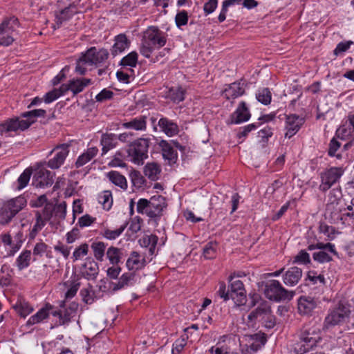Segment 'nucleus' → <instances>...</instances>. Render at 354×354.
Returning <instances> with one entry per match:
<instances>
[{"label":"nucleus","mask_w":354,"mask_h":354,"mask_svg":"<svg viewBox=\"0 0 354 354\" xmlns=\"http://www.w3.org/2000/svg\"><path fill=\"white\" fill-rule=\"evenodd\" d=\"M252 306H254L259 301V306L252 310L248 316V324L254 326L257 322H260L268 328H272L276 324L274 316L272 313L270 305L268 301L261 299L258 294H253L251 296Z\"/></svg>","instance_id":"1"},{"label":"nucleus","mask_w":354,"mask_h":354,"mask_svg":"<svg viewBox=\"0 0 354 354\" xmlns=\"http://www.w3.org/2000/svg\"><path fill=\"white\" fill-rule=\"evenodd\" d=\"M264 294L270 300L279 301L290 300L294 295V292L285 289L277 280H269L265 284Z\"/></svg>","instance_id":"7"},{"label":"nucleus","mask_w":354,"mask_h":354,"mask_svg":"<svg viewBox=\"0 0 354 354\" xmlns=\"http://www.w3.org/2000/svg\"><path fill=\"white\" fill-rule=\"evenodd\" d=\"M48 248V245L42 241L37 243L33 248V255L35 257H42L46 252Z\"/></svg>","instance_id":"61"},{"label":"nucleus","mask_w":354,"mask_h":354,"mask_svg":"<svg viewBox=\"0 0 354 354\" xmlns=\"http://www.w3.org/2000/svg\"><path fill=\"white\" fill-rule=\"evenodd\" d=\"M185 90L180 86L172 87L167 93V97L178 104L185 100Z\"/></svg>","instance_id":"33"},{"label":"nucleus","mask_w":354,"mask_h":354,"mask_svg":"<svg viewBox=\"0 0 354 354\" xmlns=\"http://www.w3.org/2000/svg\"><path fill=\"white\" fill-rule=\"evenodd\" d=\"M257 99L261 103L268 105L270 103L272 95L270 90L267 88H263L259 91L257 93Z\"/></svg>","instance_id":"51"},{"label":"nucleus","mask_w":354,"mask_h":354,"mask_svg":"<svg viewBox=\"0 0 354 354\" xmlns=\"http://www.w3.org/2000/svg\"><path fill=\"white\" fill-rule=\"evenodd\" d=\"M135 273L125 272L118 279V282L113 283V291H117L126 286H133L135 283Z\"/></svg>","instance_id":"25"},{"label":"nucleus","mask_w":354,"mask_h":354,"mask_svg":"<svg viewBox=\"0 0 354 354\" xmlns=\"http://www.w3.org/2000/svg\"><path fill=\"white\" fill-rule=\"evenodd\" d=\"M212 354H236L230 351L229 348L225 346H212L209 349Z\"/></svg>","instance_id":"64"},{"label":"nucleus","mask_w":354,"mask_h":354,"mask_svg":"<svg viewBox=\"0 0 354 354\" xmlns=\"http://www.w3.org/2000/svg\"><path fill=\"white\" fill-rule=\"evenodd\" d=\"M149 147V140L147 138H138L131 142L126 149L129 160L138 165H143L148 158Z\"/></svg>","instance_id":"5"},{"label":"nucleus","mask_w":354,"mask_h":354,"mask_svg":"<svg viewBox=\"0 0 354 354\" xmlns=\"http://www.w3.org/2000/svg\"><path fill=\"white\" fill-rule=\"evenodd\" d=\"M250 118V113L244 102H241L232 115V122L239 124L248 120Z\"/></svg>","instance_id":"24"},{"label":"nucleus","mask_w":354,"mask_h":354,"mask_svg":"<svg viewBox=\"0 0 354 354\" xmlns=\"http://www.w3.org/2000/svg\"><path fill=\"white\" fill-rule=\"evenodd\" d=\"M109 53L104 48L97 50L95 47H91L81 57V61L88 65H97L107 59Z\"/></svg>","instance_id":"12"},{"label":"nucleus","mask_w":354,"mask_h":354,"mask_svg":"<svg viewBox=\"0 0 354 354\" xmlns=\"http://www.w3.org/2000/svg\"><path fill=\"white\" fill-rule=\"evenodd\" d=\"M66 214V203L62 202L55 205L54 216L59 221L64 220Z\"/></svg>","instance_id":"56"},{"label":"nucleus","mask_w":354,"mask_h":354,"mask_svg":"<svg viewBox=\"0 0 354 354\" xmlns=\"http://www.w3.org/2000/svg\"><path fill=\"white\" fill-rule=\"evenodd\" d=\"M167 207L165 198L162 196H153L150 198V208L147 216L150 218H155L162 215V212Z\"/></svg>","instance_id":"15"},{"label":"nucleus","mask_w":354,"mask_h":354,"mask_svg":"<svg viewBox=\"0 0 354 354\" xmlns=\"http://www.w3.org/2000/svg\"><path fill=\"white\" fill-rule=\"evenodd\" d=\"M132 183L137 188H142L146 182L145 178L139 173L135 172L131 176Z\"/></svg>","instance_id":"63"},{"label":"nucleus","mask_w":354,"mask_h":354,"mask_svg":"<svg viewBox=\"0 0 354 354\" xmlns=\"http://www.w3.org/2000/svg\"><path fill=\"white\" fill-rule=\"evenodd\" d=\"M80 295L83 302L86 304H92L95 301V292L93 290L92 286L88 284V287L84 288L80 290Z\"/></svg>","instance_id":"47"},{"label":"nucleus","mask_w":354,"mask_h":354,"mask_svg":"<svg viewBox=\"0 0 354 354\" xmlns=\"http://www.w3.org/2000/svg\"><path fill=\"white\" fill-rule=\"evenodd\" d=\"M159 146L162 151L163 158L167 160L169 164L175 163L178 159V153L172 145L166 140H161Z\"/></svg>","instance_id":"21"},{"label":"nucleus","mask_w":354,"mask_h":354,"mask_svg":"<svg viewBox=\"0 0 354 354\" xmlns=\"http://www.w3.org/2000/svg\"><path fill=\"white\" fill-rule=\"evenodd\" d=\"M51 308V306L46 305L45 308L40 309L36 314L31 316L26 322L27 326H32L42 322L46 319L48 315V310Z\"/></svg>","instance_id":"34"},{"label":"nucleus","mask_w":354,"mask_h":354,"mask_svg":"<svg viewBox=\"0 0 354 354\" xmlns=\"http://www.w3.org/2000/svg\"><path fill=\"white\" fill-rule=\"evenodd\" d=\"M342 202V194L340 188H334L329 192L327 203Z\"/></svg>","instance_id":"58"},{"label":"nucleus","mask_w":354,"mask_h":354,"mask_svg":"<svg viewBox=\"0 0 354 354\" xmlns=\"http://www.w3.org/2000/svg\"><path fill=\"white\" fill-rule=\"evenodd\" d=\"M126 264L129 270H137L145 267L146 260L138 252L133 251L131 253Z\"/></svg>","instance_id":"23"},{"label":"nucleus","mask_w":354,"mask_h":354,"mask_svg":"<svg viewBox=\"0 0 354 354\" xmlns=\"http://www.w3.org/2000/svg\"><path fill=\"white\" fill-rule=\"evenodd\" d=\"M91 248L93 251V255L95 258L100 261L104 260V252L106 249V245L102 241L94 242L91 245Z\"/></svg>","instance_id":"46"},{"label":"nucleus","mask_w":354,"mask_h":354,"mask_svg":"<svg viewBox=\"0 0 354 354\" xmlns=\"http://www.w3.org/2000/svg\"><path fill=\"white\" fill-rule=\"evenodd\" d=\"M71 91L73 95H76L82 92L84 88L91 83L90 79H76L69 81Z\"/></svg>","instance_id":"39"},{"label":"nucleus","mask_w":354,"mask_h":354,"mask_svg":"<svg viewBox=\"0 0 354 354\" xmlns=\"http://www.w3.org/2000/svg\"><path fill=\"white\" fill-rule=\"evenodd\" d=\"M165 33L156 26H149L144 32L140 53L145 57L149 58L155 48H160L166 44Z\"/></svg>","instance_id":"2"},{"label":"nucleus","mask_w":354,"mask_h":354,"mask_svg":"<svg viewBox=\"0 0 354 354\" xmlns=\"http://www.w3.org/2000/svg\"><path fill=\"white\" fill-rule=\"evenodd\" d=\"M19 26L18 19L15 17L4 20L0 24V45L8 46L15 41L14 33Z\"/></svg>","instance_id":"11"},{"label":"nucleus","mask_w":354,"mask_h":354,"mask_svg":"<svg viewBox=\"0 0 354 354\" xmlns=\"http://www.w3.org/2000/svg\"><path fill=\"white\" fill-rule=\"evenodd\" d=\"M315 249L328 250V252H330L335 256H337L338 254L335 250V245L330 243H324L319 242L316 244H310L308 246V250L311 251Z\"/></svg>","instance_id":"48"},{"label":"nucleus","mask_w":354,"mask_h":354,"mask_svg":"<svg viewBox=\"0 0 354 354\" xmlns=\"http://www.w3.org/2000/svg\"><path fill=\"white\" fill-rule=\"evenodd\" d=\"M150 208V199L140 198L137 203V212L140 214H146Z\"/></svg>","instance_id":"60"},{"label":"nucleus","mask_w":354,"mask_h":354,"mask_svg":"<svg viewBox=\"0 0 354 354\" xmlns=\"http://www.w3.org/2000/svg\"><path fill=\"white\" fill-rule=\"evenodd\" d=\"M244 92V84L239 82L229 84L227 88L223 91V95L226 99L230 100L242 95Z\"/></svg>","instance_id":"22"},{"label":"nucleus","mask_w":354,"mask_h":354,"mask_svg":"<svg viewBox=\"0 0 354 354\" xmlns=\"http://www.w3.org/2000/svg\"><path fill=\"white\" fill-rule=\"evenodd\" d=\"M27 204L26 199L24 196H18L0 204V224L5 225L23 209Z\"/></svg>","instance_id":"6"},{"label":"nucleus","mask_w":354,"mask_h":354,"mask_svg":"<svg viewBox=\"0 0 354 354\" xmlns=\"http://www.w3.org/2000/svg\"><path fill=\"white\" fill-rule=\"evenodd\" d=\"M98 152L97 147L88 148L84 153L81 154L75 162L76 167H80L91 161Z\"/></svg>","instance_id":"32"},{"label":"nucleus","mask_w":354,"mask_h":354,"mask_svg":"<svg viewBox=\"0 0 354 354\" xmlns=\"http://www.w3.org/2000/svg\"><path fill=\"white\" fill-rule=\"evenodd\" d=\"M15 308L17 313H19L22 317H26L33 310L32 307L26 302H20L19 304H17L15 306Z\"/></svg>","instance_id":"52"},{"label":"nucleus","mask_w":354,"mask_h":354,"mask_svg":"<svg viewBox=\"0 0 354 354\" xmlns=\"http://www.w3.org/2000/svg\"><path fill=\"white\" fill-rule=\"evenodd\" d=\"M32 174V170L29 168L26 169L24 172L20 175L17 181H18V189H21L24 188L27 184L28 183L30 176Z\"/></svg>","instance_id":"54"},{"label":"nucleus","mask_w":354,"mask_h":354,"mask_svg":"<svg viewBox=\"0 0 354 354\" xmlns=\"http://www.w3.org/2000/svg\"><path fill=\"white\" fill-rule=\"evenodd\" d=\"M147 118L140 116L131 120L129 122L122 123V127L125 129H132L136 131H143L147 128Z\"/></svg>","instance_id":"31"},{"label":"nucleus","mask_w":354,"mask_h":354,"mask_svg":"<svg viewBox=\"0 0 354 354\" xmlns=\"http://www.w3.org/2000/svg\"><path fill=\"white\" fill-rule=\"evenodd\" d=\"M46 223L43 221L41 218L40 215L39 214V211L35 212V223L33 225L32 230L30 231L28 237L30 240H33L38 232L42 230V228L46 225Z\"/></svg>","instance_id":"43"},{"label":"nucleus","mask_w":354,"mask_h":354,"mask_svg":"<svg viewBox=\"0 0 354 354\" xmlns=\"http://www.w3.org/2000/svg\"><path fill=\"white\" fill-rule=\"evenodd\" d=\"M88 252V245L83 243L77 248L73 252L72 258L73 261L81 259L83 257L87 255Z\"/></svg>","instance_id":"55"},{"label":"nucleus","mask_w":354,"mask_h":354,"mask_svg":"<svg viewBox=\"0 0 354 354\" xmlns=\"http://www.w3.org/2000/svg\"><path fill=\"white\" fill-rule=\"evenodd\" d=\"M317 306V301L310 297L301 296L298 300V311L302 315L310 314Z\"/></svg>","instance_id":"18"},{"label":"nucleus","mask_w":354,"mask_h":354,"mask_svg":"<svg viewBox=\"0 0 354 354\" xmlns=\"http://www.w3.org/2000/svg\"><path fill=\"white\" fill-rule=\"evenodd\" d=\"M54 210L55 205L52 203H48L45 205L44 209L41 212L39 211V214L45 223L47 222H50V223H51L50 220L54 216Z\"/></svg>","instance_id":"45"},{"label":"nucleus","mask_w":354,"mask_h":354,"mask_svg":"<svg viewBox=\"0 0 354 354\" xmlns=\"http://www.w3.org/2000/svg\"><path fill=\"white\" fill-rule=\"evenodd\" d=\"M158 126L168 136H174L178 133V125L166 118H162L158 121Z\"/></svg>","instance_id":"28"},{"label":"nucleus","mask_w":354,"mask_h":354,"mask_svg":"<svg viewBox=\"0 0 354 354\" xmlns=\"http://www.w3.org/2000/svg\"><path fill=\"white\" fill-rule=\"evenodd\" d=\"M232 279L233 277L230 276V298L233 300L236 299L237 301L242 303L245 297V290L243 283L241 280L236 279L232 281Z\"/></svg>","instance_id":"17"},{"label":"nucleus","mask_w":354,"mask_h":354,"mask_svg":"<svg viewBox=\"0 0 354 354\" xmlns=\"http://www.w3.org/2000/svg\"><path fill=\"white\" fill-rule=\"evenodd\" d=\"M352 44H353L352 41L339 42L333 51L334 55L337 56L339 54L346 52Z\"/></svg>","instance_id":"62"},{"label":"nucleus","mask_w":354,"mask_h":354,"mask_svg":"<svg viewBox=\"0 0 354 354\" xmlns=\"http://www.w3.org/2000/svg\"><path fill=\"white\" fill-rule=\"evenodd\" d=\"M327 250H321V251L313 254V260L319 263H328L333 260L332 257L326 252Z\"/></svg>","instance_id":"53"},{"label":"nucleus","mask_w":354,"mask_h":354,"mask_svg":"<svg viewBox=\"0 0 354 354\" xmlns=\"http://www.w3.org/2000/svg\"><path fill=\"white\" fill-rule=\"evenodd\" d=\"M55 174L45 168L39 169L34 174L32 184L36 187L51 186L54 182Z\"/></svg>","instance_id":"14"},{"label":"nucleus","mask_w":354,"mask_h":354,"mask_svg":"<svg viewBox=\"0 0 354 354\" xmlns=\"http://www.w3.org/2000/svg\"><path fill=\"white\" fill-rule=\"evenodd\" d=\"M78 308V303L75 301L70 303L68 306L64 308V310L63 311L64 315L61 317V324L68 323L71 318H73L76 315Z\"/></svg>","instance_id":"35"},{"label":"nucleus","mask_w":354,"mask_h":354,"mask_svg":"<svg viewBox=\"0 0 354 354\" xmlns=\"http://www.w3.org/2000/svg\"><path fill=\"white\" fill-rule=\"evenodd\" d=\"M160 168L156 163H147L144 169V173L151 180H156L159 178Z\"/></svg>","instance_id":"37"},{"label":"nucleus","mask_w":354,"mask_h":354,"mask_svg":"<svg viewBox=\"0 0 354 354\" xmlns=\"http://www.w3.org/2000/svg\"><path fill=\"white\" fill-rule=\"evenodd\" d=\"M98 201L102 204L104 209L109 210L113 205V197L111 191L105 190L98 196Z\"/></svg>","instance_id":"42"},{"label":"nucleus","mask_w":354,"mask_h":354,"mask_svg":"<svg viewBox=\"0 0 354 354\" xmlns=\"http://www.w3.org/2000/svg\"><path fill=\"white\" fill-rule=\"evenodd\" d=\"M69 145L67 144H62L61 145H58L55 147L51 151L50 153L55 152V156L50 159L47 165L52 169H56L61 167L63 165L66 158L68 155Z\"/></svg>","instance_id":"13"},{"label":"nucleus","mask_w":354,"mask_h":354,"mask_svg":"<svg viewBox=\"0 0 354 354\" xmlns=\"http://www.w3.org/2000/svg\"><path fill=\"white\" fill-rule=\"evenodd\" d=\"M82 275L87 279H95L99 272L97 263L91 259H87L81 268Z\"/></svg>","instance_id":"19"},{"label":"nucleus","mask_w":354,"mask_h":354,"mask_svg":"<svg viewBox=\"0 0 354 354\" xmlns=\"http://www.w3.org/2000/svg\"><path fill=\"white\" fill-rule=\"evenodd\" d=\"M302 276V270L298 267L289 268L283 275V283L286 286H294L300 280Z\"/></svg>","instance_id":"20"},{"label":"nucleus","mask_w":354,"mask_h":354,"mask_svg":"<svg viewBox=\"0 0 354 354\" xmlns=\"http://www.w3.org/2000/svg\"><path fill=\"white\" fill-rule=\"evenodd\" d=\"M127 224L124 223L121 225L119 228L112 230L109 229H105L102 233L104 238L109 240H114L118 238L125 230Z\"/></svg>","instance_id":"49"},{"label":"nucleus","mask_w":354,"mask_h":354,"mask_svg":"<svg viewBox=\"0 0 354 354\" xmlns=\"http://www.w3.org/2000/svg\"><path fill=\"white\" fill-rule=\"evenodd\" d=\"M102 154L106 153L117 145V136L113 133H103L100 140Z\"/></svg>","instance_id":"30"},{"label":"nucleus","mask_w":354,"mask_h":354,"mask_svg":"<svg viewBox=\"0 0 354 354\" xmlns=\"http://www.w3.org/2000/svg\"><path fill=\"white\" fill-rule=\"evenodd\" d=\"M107 176L109 180L114 185L122 189H126L127 183L125 177L118 171H112L108 173Z\"/></svg>","instance_id":"38"},{"label":"nucleus","mask_w":354,"mask_h":354,"mask_svg":"<svg viewBox=\"0 0 354 354\" xmlns=\"http://www.w3.org/2000/svg\"><path fill=\"white\" fill-rule=\"evenodd\" d=\"M86 0H77L70 3L67 7L55 13V26L59 28L61 25L69 20L74 15L82 13L86 10Z\"/></svg>","instance_id":"9"},{"label":"nucleus","mask_w":354,"mask_h":354,"mask_svg":"<svg viewBox=\"0 0 354 354\" xmlns=\"http://www.w3.org/2000/svg\"><path fill=\"white\" fill-rule=\"evenodd\" d=\"M64 286L68 288V290L65 293V298H73L76 295L81 286L80 279L74 274L71 277V279L64 283Z\"/></svg>","instance_id":"26"},{"label":"nucleus","mask_w":354,"mask_h":354,"mask_svg":"<svg viewBox=\"0 0 354 354\" xmlns=\"http://www.w3.org/2000/svg\"><path fill=\"white\" fill-rule=\"evenodd\" d=\"M130 44L129 40L124 34H120L115 38V44L113 46L111 53L115 56L124 51Z\"/></svg>","instance_id":"29"},{"label":"nucleus","mask_w":354,"mask_h":354,"mask_svg":"<svg viewBox=\"0 0 354 354\" xmlns=\"http://www.w3.org/2000/svg\"><path fill=\"white\" fill-rule=\"evenodd\" d=\"M351 310L348 306L339 304L336 308L332 309L326 317L324 329H329L344 323L348 319Z\"/></svg>","instance_id":"8"},{"label":"nucleus","mask_w":354,"mask_h":354,"mask_svg":"<svg viewBox=\"0 0 354 354\" xmlns=\"http://www.w3.org/2000/svg\"><path fill=\"white\" fill-rule=\"evenodd\" d=\"M321 339L319 329L315 326L303 327L299 334V340L294 345L295 354H304L315 347Z\"/></svg>","instance_id":"3"},{"label":"nucleus","mask_w":354,"mask_h":354,"mask_svg":"<svg viewBox=\"0 0 354 354\" xmlns=\"http://www.w3.org/2000/svg\"><path fill=\"white\" fill-rule=\"evenodd\" d=\"M22 239H23V233L21 232H19L15 236V240L16 243H13V246L12 249L8 252L9 256H13L21 247L22 244Z\"/></svg>","instance_id":"59"},{"label":"nucleus","mask_w":354,"mask_h":354,"mask_svg":"<svg viewBox=\"0 0 354 354\" xmlns=\"http://www.w3.org/2000/svg\"><path fill=\"white\" fill-rule=\"evenodd\" d=\"M344 169L341 167H333L320 173L321 183L319 189L322 192L328 191L339 181L344 174Z\"/></svg>","instance_id":"10"},{"label":"nucleus","mask_w":354,"mask_h":354,"mask_svg":"<svg viewBox=\"0 0 354 354\" xmlns=\"http://www.w3.org/2000/svg\"><path fill=\"white\" fill-rule=\"evenodd\" d=\"M303 122V118L297 115L292 114L286 116V129L287 131L285 137L288 138L292 137L299 130Z\"/></svg>","instance_id":"16"},{"label":"nucleus","mask_w":354,"mask_h":354,"mask_svg":"<svg viewBox=\"0 0 354 354\" xmlns=\"http://www.w3.org/2000/svg\"><path fill=\"white\" fill-rule=\"evenodd\" d=\"M217 244L216 243L209 242L203 248V255L206 259H212L215 257L216 252Z\"/></svg>","instance_id":"57"},{"label":"nucleus","mask_w":354,"mask_h":354,"mask_svg":"<svg viewBox=\"0 0 354 354\" xmlns=\"http://www.w3.org/2000/svg\"><path fill=\"white\" fill-rule=\"evenodd\" d=\"M158 240V239L157 236L151 234L149 236H144L140 240V242L142 246L149 248V253L153 254L154 253Z\"/></svg>","instance_id":"41"},{"label":"nucleus","mask_w":354,"mask_h":354,"mask_svg":"<svg viewBox=\"0 0 354 354\" xmlns=\"http://www.w3.org/2000/svg\"><path fill=\"white\" fill-rule=\"evenodd\" d=\"M11 270L9 267L4 264L1 266L0 270V286L1 287L8 286L12 281V275L10 274Z\"/></svg>","instance_id":"44"},{"label":"nucleus","mask_w":354,"mask_h":354,"mask_svg":"<svg viewBox=\"0 0 354 354\" xmlns=\"http://www.w3.org/2000/svg\"><path fill=\"white\" fill-rule=\"evenodd\" d=\"M45 115L46 111L44 109H35L25 112L21 114V116L26 119L20 120L18 118H12L1 124V132H3V130L5 131H24L35 122V118L44 117Z\"/></svg>","instance_id":"4"},{"label":"nucleus","mask_w":354,"mask_h":354,"mask_svg":"<svg viewBox=\"0 0 354 354\" xmlns=\"http://www.w3.org/2000/svg\"><path fill=\"white\" fill-rule=\"evenodd\" d=\"M345 210L342 202L327 203L326 205V214H328L331 219H340L342 212Z\"/></svg>","instance_id":"27"},{"label":"nucleus","mask_w":354,"mask_h":354,"mask_svg":"<svg viewBox=\"0 0 354 354\" xmlns=\"http://www.w3.org/2000/svg\"><path fill=\"white\" fill-rule=\"evenodd\" d=\"M31 255L30 250H25L17 258L15 263L19 270H22L30 266Z\"/></svg>","instance_id":"36"},{"label":"nucleus","mask_w":354,"mask_h":354,"mask_svg":"<svg viewBox=\"0 0 354 354\" xmlns=\"http://www.w3.org/2000/svg\"><path fill=\"white\" fill-rule=\"evenodd\" d=\"M138 62V53L133 51L124 57L120 61L122 66L135 67Z\"/></svg>","instance_id":"50"},{"label":"nucleus","mask_w":354,"mask_h":354,"mask_svg":"<svg viewBox=\"0 0 354 354\" xmlns=\"http://www.w3.org/2000/svg\"><path fill=\"white\" fill-rule=\"evenodd\" d=\"M106 257L113 265H117L122 259V251L120 248L111 246L106 251Z\"/></svg>","instance_id":"40"}]
</instances>
